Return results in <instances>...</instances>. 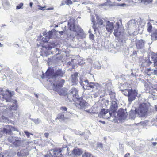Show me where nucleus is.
I'll return each instance as SVG.
<instances>
[{
    "label": "nucleus",
    "mask_w": 157,
    "mask_h": 157,
    "mask_svg": "<svg viewBox=\"0 0 157 157\" xmlns=\"http://www.w3.org/2000/svg\"><path fill=\"white\" fill-rule=\"evenodd\" d=\"M115 26L113 22L107 21L106 23V29L108 32L111 33L115 28L114 34L116 37H119V41L122 43H124L128 38L127 36L124 33L123 29H120L122 25V20L121 19L117 20Z\"/></svg>",
    "instance_id": "obj_1"
},
{
    "label": "nucleus",
    "mask_w": 157,
    "mask_h": 157,
    "mask_svg": "<svg viewBox=\"0 0 157 157\" xmlns=\"http://www.w3.org/2000/svg\"><path fill=\"white\" fill-rule=\"evenodd\" d=\"M65 81L63 79H56L52 85V88L53 90L57 92L60 95H63V91L60 88L63 86Z\"/></svg>",
    "instance_id": "obj_2"
},
{
    "label": "nucleus",
    "mask_w": 157,
    "mask_h": 157,
    "mask_svg": "<svg viewBox=\"0 0 157 157\" xmlns=\"http://www.w3.org/2000/svg\"><path fill=\"white\" fill-rule=\"evenodd\" d=\"M6 91L9 93V95L6 94H4L3 91L2 95L0 96V104L1 105H2L3 101H5L6 102H12L11 97L14 95V92L10 91L9 90H7Z\"/></svg>",
    "instance_id": "obj_3"
},
{
    "label": "nucleus",
    "mask_w": 157,
    "mask_h": 157,
    "mask_svg": "<svg viewBox=\"0 0 157 157\" xmlns=\"http://www.w3.org/2000/svg\"><path fill=\"white\" fill-rule=\"evenodd\" d=\"M69 92L67 97L70 101H71L75 99H78L79 98L78 91L76 88H72L70 90Z\"/></svg>",
    "instance_id": "obj_4"
},
{
    "label": "nucleus",
    "mask_w": 157,
    "mask_h": 157,
    "mask_svg": "<svg viewBox=\"0 0 157 157\" xmlns=\"http://www.w3.org/2000/svg\"><path fill=\"white\" fill-rule=\"evenodd\" d=\"M148 110V107L146 103L141 104L138 109H137L138 115L141 117L144 116L146 114Z\"/></svg>",
    "instance_id": "obj_5"
},
{
    "label": "nucleus",
    "mask_w": 157,
    "mask_h": 157,
    "mask_svg": "<svg viewBox=\"0 0 157 157\" xmlns=\"http://www.w3.org/2000/svg\"><path fill=\"white\" fill-rule=\"evenodd\" d=\"M54 69H47L45 73L44 74L43 72L42 76V78H47L48 76H52L53 79L56 78L60 75L56 73H54Z\"/></svg>",
    "instance_id": "obj_6"
},
{
    "label": "nucleus",
    "mask_w": 157,
    "mask_h": 157,
    "mask_svg": "<svg viewBox=\"0 0 157 157\" xmlns=\"http://www.w3.org/2000/svg\"><path fill=\"white\" fill-rule=\"evenodd\" d=\"M66 149L67 150H68V147L67 146H65V147H63L61 148H56L51 150L52 153H50L52 156L54 157H60L62 154L61 153V151Z\"/></svg>",
    "instance_id": "obj_7"
},
{
    "label": "nucleus",
    "mask_w": 157,
    "mask_h": 157,
    "mask_svg": "<svg viewBox=\"0 0 157 157\" xmlns=\"http://www.w3.org/2000/svg\"><path fill=\"white\" fill-rule=\"evenodd\" d=\"M15 130L14 127L11 126L6 125L2 130H0V137H2L4 133L9 134L12 131Z\"/></svg>",
    "instance_id": "obj_8"
},
{
    "label": "nucleus",
    "mask_w": 157,
    "mask_h": 157,
    "mask_svg": "<svg viewBox=\"0 0 157 157\" xmlns=\"http://www.w3.org/2000/svg\"><path fill=\"white\" fill-rule=\"evenodd\" d=\"M112 113L110 111H108L107 110L104 109H102L100 112L99 116L100 117H102L105 118H109L112 116Z\"/></svg>",
    "instance_id": "obj_9"
},
{
    "label": "nucleus",
    "mask_w": 157,
    "mask_h": 157,
    "mask_svg": "<svg viewBox=\"0 0 157 157\" xmlns=\"http://www.w3.org/2000/svg\"><path fill=\"white\" fill-rule=\"evenodd\" d=\"M8 140L9 142L13 144L14 146L16 147L19 146L21 143V141L19 140L17 138L11 136L8 137Z\"/></svg>",
    "instance_id": "obj_10"
},
{
    "label": "nucleus",
    "mask_w": 157,
    "mask_h": 157,
    "mask_svg": "<svg viewBox=\"0 0 157 157\" xmlns=\"http://www.w3.org/2000/svg\"><path fill=\"white\" fill-rule=\"evenodd\" d=\"M130 92L128 97L129 102L131 103L136 98L137 92L136 90L132 89H131Z\"/></svg>",
    "instance_id": "obj_11"
},
{
    "label": "nucleus",
    "mask_w": 157,
    "mask_h": 157,
    "mask_svg": "<svg viewBox=\"0 0 157 157\" xmlns=\"http://www.w3.org/2000/svg\"><path fill=\"white\" fill-rule=\"evenodd\" d=\"M74 20L73 19L70 20V21H69L68 25L69 29L70 30L76 32L78 30V28L80 27L78 25H75L74 24Z\"/></svg>",
    "instance_id": "obj_12"
},
{
    "label": "nucleus",
    "mask_w": 157,
    "mask_h": 157,
    "mask_svg": "<svg viewBox=\"0 0 157 157\" xmlns=\"http://www.w3.org/2000/svg\"><path fill=\"white\" fill-rule=\"evenodd\" d=\"M78 28V31L76 32L77 34V38L79 40L85 38L86 35L83 29L80 27Z\"/></svg>",
    "instance_id": "obj_13"
},
{
    "label": "nucleus",
    "mask_w": 157,
    "mask_h": 157,
    "mask_svg": "<svg viewBox=\"0 0 157 157\" xmlns=\"http://www.w3.org/2000/svg\"><path fill=\"white\" fill-rule=\"evenodd\" d=\"M78 73L75 72L71 75L70 81L72 82L73 85H76L77 84L78 82Z\"/></svg>",
    "instance_id": "obj_14"
},
{
    "label": "nucleus",
    "mask_w": 157,
    "mask_h": 157,
    "mask_svg": "<svg viewBox=\"0 0 157 157\" xmlns=\"http://www.w3.org/2000/svg\"><path fill=\"white\" fill-rule=\"evenodd\" d=\"M136 44L137 49H142L144 48V41L142 40H137L136 41Z\"/></svg>",
    "instance_id": "obj_15"
},
{
    "label": "nucleus",
    "mask_w": 157,
    "mask_h": 157,
    "mask_svg": "<svg viewBox=\"0 0 157 157\" xmlns=\"http://www.w3.org/2000/svg\"><path fill=\"white\" fill-rule=\"evenodd\" d=\"M117 104L116 101H113L111 103L110 110L112 112H115L118 109Z\"/></svg>",
    "instance_id": "obj_16"
},
{
    "label": "nucleus",
    "mask_w": 157,
    "mask_h": 157,
    "mask_svg": "<svg viewBox=\"0 0 157 157\" xmlns=\"http://www.w3.org/2000/svg\"><path fill=\"white\" fill-rule=\"evenodd\" d=\"M28 152L26 149H23L18 151L17 155L19 156H21L23 157H25L28 155Z\"/></svg>",
    "instance_id": "obj_17"
},
{
    "label": "nucleus",
    "mask_w": 157,
    "mask_h": 157,
    "mask_svg": "<svg viewBox=\"0 0 157 157\" xmlns=\"http://www.w3.org/2000/svg\"><path fill=\"white\" fill-rule=\"evenodd\" d=\"M81 108L82 109H85L87 107L88 104L84 100L81 101L79 103Z\"/></svg>",
    "instance_id": "obj_18"
},
{
    "label": "nucleus",
    "mask_w": 157,
    "mask_h": 157,
    "mask_svg": "<svg viewBox=\"0 0 157 157\" xmlns=\"http://www.w3.org/2000/svg\"><path fill=\"white\" fill-rule=\"evenodd\" d=\"M105 90L109 91L110 90L112 87V85L111 81L109 80L105 83Z\"/></svg>",
    "instance_id": "obj_19"
},
{
    "label": "nucleus",
    "mask_w": 157,
    "mask_h": 157,
    "mask_svg": "<svg viewBox=\"0 0 157 157\" xmlns=\"http://www.w3.org/2000/svg\"><path fill=\"white\" fill-rule=\"evenodd\" d=\"M0 157H12L11 153L5 151L3 152L0 153Z\"/></svg>",
    "instance_id": "obj_20"
},
{
    "label": "nucleus",
    "mask_w": 157,
    "mask_h": 157,
    "mask_svg": "<svg viewBox=\"0 0 157 157\" xmlns=\"http://www.w3.org/2000/svg\"><path fill=\"white\" fill-rule=\"evenodd\" d=\"M137 115H138L136 109L135 111H131L130 113L129 118L131 119L134 120Z\"/></svg>",
    "instance_id": "obj_21"
},
{
    "label": "nucleus",
    "mask_w": 157,
    "mask_h": 157,
    "mask_svg": "<svg viewBox=\"0 0 157 157\" xmlns=\"http://www.w3.org/2000/svg\"><path fill=\"white\" fill-rule=\"evenodd\" d=\"M73 154L75 155H82V152L81 149H75L73 150Z\"/></svg>",
    "instance_id": "obj_22"
},
{
    "label": "nucleus",
    "mask_w": 157,
    "mask_h": 157,
    "mask_svg": "<svg viewBox=\"0 0 157 157\" xmlns=\"http://www.w3.org/2000/svg\"><path fill=\"white\" fill-rule=\"evenodd\" d=\"M31 63L33 66H36L38 65V59L36 57H33L31 59Z\"/></svg>",
    "instance_id": "obj_23"
},
{
    "label": "nucleus",
    "mask_w": 157,
    "mask_h": 157,
    "mask_svg": "<svg viewBox=\"0 0 157 157\" xmlns=\"http://www.w3.org/2000/svg\"><path fill=\"white\" fill-rule=\"evenodd\" d=\"M151 39L153 40H157V29L153 31L151 35Z\"/></svg>",
    "instance_id": "obj_24"
},
{
    "label": "nucleus",
    "mask_w": 157,
    "mask_h": 157,
    "mask_svg": "<svg viewBox=\"0 0 157 157\" xmlns=\"http://www.w3.org/2000/svg\"><path fill=\"white\" fill-rule=\"evenodd\" d=\"M128 25L129 28H135L136 24L135 21L134 20H131L128 23Z\"/></svg>",
    "instance_id": "obj_25"
},
{
    "label": "nucleus",
    "mask_w": 157,
    "mask_h": 157,
    "mask_svg": "<svg viewBox=\"0 0 157 157\" xmlns=\"http://www.w3.org/2000/svg\"><path fill=\"white\" fill-rule=\"evenodd\" d=\"M77 59H72L71 62H68L67 63V65H71L72 66L75 67L76 66L77 64Z\"/></svg>",
    "instance_id": "obj_26"
},
{
    "label": "nucleus",
    "mask_w": 157,
    "mask_h": 157,
    "mask_svg": "<svg viewBox=\"0 0 157 157\" xmlns=\"http://www.w3.org/2000/svg\"><path fill=\"white\" fill-rule=\"evenodd\" d=\"M153 60L154 67L157 66V54L156 55H152L151 57Z\"/></svg>",
    "instance_id": "obj_27"
},
{
    "label": "nucleus",
    "mask_w": 157,
    "mask_h": 157,
    "mask_svg": "<svg viewBox=\"0 0 157 157\" xmlns=\"http://www.w3.org/2000/svg\"><path fill=\"white\" fill-rule=\"evenodd\" d=\"M118 114L119 116L121 117H125L126 116V114L125 113H124V110L121 109H120Z\"/></svg>",
    "instance_id": "obj_28"
},
{
    "label": "nucleus",
    "mask_w": 157,
    "mask_h": 157,
    "mask_svg": "<svg viewBox=\"0 0 157 157\" xmlns=\"http://www.w3.org/2000/svg\"><path fill=\"white\" fill-rule=\"evenodd\" d=\"M77 59L78 62V63L79 65H81L84 63V60L82 58L78 56Z\"/></svg>",
    "instance_id": "obj_29"
},
{
    "label": "nucleus",
    "mask_w": 157,
    "mask_h": 157,
    "mask_svg": "<svg viewBox=\"0 0 157 157\" xmlns=\"http://www.w3.org/2000/svg\"><path fill=\"white\" fill-rule=\"evenodd\" d=\"M75 36L77 37L76 33H74L72 32L70 34H67V37L70 38L71 39L73 40Z\"/></svg>",
    "instance_id": "obj_30"
},
{
    "label": "nucleus",
    "mask_w": 157,
    "mask_h": 157,
    "mask_svg": "<svg viewBox=\"0 0 157 157\" xmlns=\"http://www.w3.org/2000/svg\"><path fill=\"white\" fill-rule=\"evenodd\" d=\"M131 89H121V91L123 92V94L124 95L128 96L130 91H131Z\"/></svg>",
    "instance_id": "obj_31"
},
{
    "label": "nucleus",
    "mask_w": 157,
    "mask_h": 157,
    "mask_svg": "<svg viewBox=\"0 0 157 157\" xmlns=\"http://www.w3.org/2000/svg\"><path fill=\"white\" fill-rule=\"evenodd\" d=\"M91 20L92 23H93V25L92 27L93 29H94V31L95 32L96 30H97L98 28L97 27H96V26L95 25L94 18L93 17V16H91Z\"/></svg>",
    "instance_id": "obj_32"
},
{
    "label": "nucleus",
    "mask_w": 157,
    "mask_h": 157,
    "mask_svg": "<svg viewBox=\"0 0 157 157\" xmlns=\"http://www.w3.org/2000/svg\"><path fill=\"white\" fill-rule=\"evenodd\" d=\"M96 18L97 19V23L98 24L101 25H104L103 24L104 22V21L102 19L98 17H97Z\"/></svg>",
    "instance_id": "obj_33"
},
{
    "label": "nucleus",
    "mask_w": 157,
    "mask_h": 157,
    "mask_svg": "<svg viewBox=\"0 0 157 157\" xmlns=\"http://www.w3.org/2000/svg\"><path fill=\"white\" fill-rule=\"evenodd\" d=\"M108 93L110 96V97L112 99H114L115 98V93L111 90L108 91Z\"/></svg>",
    "instance_id": "obj_34"
},
{
    "label": "nucleus",
    "mask_w": 157,
    "mask_h": 157,
    "mask_svg": "<svg viewBox=\"0 0 157 157\" xmlns=\"http://www.w3.org/2000/svg\"><path fill=\"white\" fill-rule=\"evenodd\" d=\"M94 83L93 82H90L89 84H87L86 85V89L89 90L90 89H94Z\"/></svg>",
    "instance_id": "obj_35"
},
{
    "label": "nucleus",
    "mask_w": 157,
    "mask_h": 157,
    "mask_svg": "<svg viewBox=\"0 0 157 157\" xmlns=\"http://www.w3.org/2000/svg\"><path fill=\"white\" fill-rule=\"evenodd\" d=\"M2 5L4 7H6L9 6L10 5V4L7 0H3L2 1Z\"/></svg>",
    "instance_id": "obj_36"
},
{
    "label": "nucleus",
    "mask_w": 157,
    "mask_h": 157,
    "mask_svg": "<svg viewBox=\"0 0 157 157\" xmlns=\"http://www.w3.org/2000/svg\"><path fill=\"white\" fill-rule=\"evenodd\" d=\"M148 28L147 30L149 32H151L152 31V27L151 23L149 22L147 23Z\"/></svg>",
    "instance_id": "obj_37"
},
{
    "label": "nucleus",
    "mask_w": 157,
    "mask_h": 157,
    "mask_svg": "<svg viewBox=\"0 0 157 157\" xmlns=\"http://www.w3.org/2000/svg\"><path fill=\"white\" fill-rule=\"evenodd\" d=\"M32 120L36 124H38L41 122V120L39 118L36 119H32Z\"/></svg>",
    "instance_id": "obj_38"
},
{
    "label": "nucleus",
    "mask_w": 157,
    "mask_h": 157,
    "mask_svg": "<svg viewBox=\"0 0 157 157\" xmlns=\"http://www.w3.org/2000/svg\"><path fill=\"white\" fill-rule=\"evenodd\" d=\"M46 38L50 39L52 35V31H49L46 33Z\"/></svg>",
    "instance_id": "obj_39"
},
{
    "label": "nucleus",
    "mask_w": 157,
    "mask_h": 157,
    "mask_svg": "<svg viewBox=\"0 0 157 157\" xmlns=\"http://www.w3.org/2000/svg\"><path fill=\"white\" fill-rule=\"evenodd\" d=\"M94 89L95 90L98 89L100 87L99 84L98 83H94Z\"/></svg>",
    "instance_id": "obj_40"
},
{
    "label": "nucleus",
    "mask_w": 157,
    "mask_h": 157,
    "mask_svg": "<svg viewBox=\"0 0 157 157\" xmlns=\"http://www.w3.org/2000/svg\"><path fill=\"white\" fill-rule=\"evenodd\" d=\"M152 0H142V2H144L145 4H147L151 3Z\"/></svg>",
    "instance_id": "obj_41"
},
{
    "label": "nucleus",
    "mask_w": 157,
    "mask_h": 157,
    "mask_svg": "<svg viewBox=\"0 0 157 157\" xmlns=\"http://www.w3.org/2000/svg\"><path fill=\"white\" fill-rule=\"evenodd\" d=\"M58 119H61L62 120H64V117L63 114H59L57 118Z\"/></svg>",
    "instance_id": "obj_42"
},
{
    "label": "nucleus",
    "mask_w": 157,
    "mask_h": 157,
    "mask_svg": "<svg viewBox=\"0 0 157 157\" xmlns=\"http://www.w3.org/2000/svg\"><path fill=\"white\" fill-rule=\"evenodd\" d=\"M24 132L26 134V135L27 136V137L28 138H29L30 137V135H33V134H32V133H29L27 131H25Z\"/></svg>",
    "instance_id": "obj_43"
},
{
    "label": "nucleus",
    "mask_w": 157,
    "mask_h": 157,
    "mask_svg": "<svg viewBox=\"0 0 157 157\" xmlns=\"http://www.w3.org/2000/svg\"><path fill=\"white\" fill-rule=\"evenodd\" d=\"M49 38H46V36H45V37H43L42 39V40L44 42H47L49 40Z\"/></svg>",
    "instance_id": "obj_44"
},
{
    "label": "nucleus",
    "mask_w": 157,
    "mask_h": 157,
    "mask_svg": "<svg viewBox=\"0 0 157 157\" xmlns=\"http://www.w3.org/2000/svg\"><path fill=\"white\" fill-rule=\"evenodd\" d=\"M23 4L22 3H20L18 5L16 6L17 9H19L21 8L23 6Z\"/></svg>",
    "instance_id": "obj_45"
},
{
    "label": "nucleus",
    "mask_w": 157,
    "mask_h": 157,
    "mask_svg": "<svg viewBox=\"0 0 157 157\" xmlns=\"http://www.w3.org/2000/svg\"><path fill=\"white\" fill-rule=\"evenodd\" d=\"M89 38L91 40H94V36L93 34L91 33L90 34Z\"/></svg>",
    "instance_id": "obj_46"
},
{
    "label": "nucleus",
    "mask_w": 157,
    "mask_h": 157,
    "mask_svg": "<svg viewBox=\"0 0 157 157\" xmlns=\"http://www.w3.org/2000/svg\"><path fill=\"white\" fill-rule=\"evenodd\" d=\"M3 120V121L4 122H7L8 121V120L7 119L6 117L4 116H2L1 118Z\"/></svg>",
    "instance_id": "obj_47"
},
{
    "label": "nucleus",
    "mask_w": 157,
    "mask_h": 157,
    "mask_svg": "<svg viewBox=\"0 0 157 157\" xmlns=\"http://www.w3.org/2000/svg\"><path fill=\"white\" fill-rule=\"evenodd\" d=\"M66 3L68 5H71L72 2L71 0H66Z\"/></svg>",
    "instance_id": "obj_48"
},
{
    "label": "nucleus",
    "mask_w": 157,
    "mask_h": 157,
    "mask_svg": "<svg viewBox=\"0 0 157 157\" xmlns=\"http://www.w3.org/2000/svg\"><path fill=\"white\" fill-rule=\"evenodd\" d=\"M97 147L100 148H102L103 147V144L101 143H98L97 144Z\"/></svg>",
    "instance_id": "obj_49"
},
{
    "label": "nucleus",
    "mask_w": 157,
    "mask_h": 157,
    "mask_svg": "<svg viewBox=\"0 0 157 157\" xmlns=\"http://www.w3.org/2000/svg\"><path fill=\"white\" fill-rule=\"evenodd\" d=\"M60 109L61 110L65 111H67V108L65 107H62L60 108Z\"/></svg>",
    "instance_id": "obj_50"
},
{
    "label": "nucleus",
    "mask_w": 157,
    "mask_h": 157,
    "mask_svg": "<svg viewBox=\"0 0 157 157\" xmlns=\"http://www.w3.org/2000/svg\"><path fill=\"white\" fill-rule=\"evenodd\" d=\"M137 52L136 51H134L133 52V53H132V56H136V55L137 54Z\"/></svg>",
    "instance_id": "obj_51"
},
{
    "label": "nucleus",
    "mask_w": 157,
    "mask_h": 157,
    "mask_svg": "<svg viewBox=\"0 0 157 157\" xmlns=\"http://www.w3.org/2000/svg\"><path fill=\"white\" fill-rule=\"evenodd\" d=\"M3 92V90L2 88H0V96L2 95Z\"/></svg>",
    "instance_id": "obj_52"
},
{
    "label": "nucleus",
    "mask_w": 157,
    "mask_h": 157,
    "mask_svg": "<svg viewBox=\"0 0 157 157\" xmlns=\"http://www.w3.org/2000/svg\"><path fill=\"white\" fill-rule=\"evenodd\" d=\"M152 74L154 75H157V70H155L154 72H152Z\"/></svg>",
    "instance_id": "obj_53"
},
{
    "label": "nucleus",
    "mask_w": 157,
    "mask_h": 157,
    "mask_svg": "<svg viewBox=\"0 0 157 157\" xmlns=\"http://www.w3.org/2000/svg\"><path fill=\"white\" fill-rule=\"evenodd\" d=\"M85 155L86 157H90V154L88 153H85Z\"/></svg>",
    "instance_id": "obj_54"
},
{
    "label": "nucleus",
    "mask_w": 157,
    "mask_h": 157,
    "mask_svg": "<svg viewBox=\"0 0 157 157\" xmlns=\"http://www.w3.org/2000/svg\"><path fill=\"white\" fill-rule=\"evenodd\" d=\"M130 153H127L124 156V157H129L130 155Z\"/></svg>",
    "instance_id": "obj_55"
},
{
    "label": "nucleus",
    "mask_w": 157,
    "mask_h": 157,
    "mask_svg": "<svg viewBox=\"0 0 157 157\" xmlns=\"http://www.w3.org/2000/svg\"><path fill=\"white\" fill-rule=\"evenodd\" d=\"M48 135L49 134L48 133H44L45 136L46 138H48Z\"/></svg>",
    "instance_id": "obj_56"
},
{
    "label": "nucleus",
    "mask_w": 157,
    "mask_h": 157,
    "mask_svg": "<svg viewBox=\"0 0 157 157\" xmlns=\"http://www.w3.org/2000/svg\"><path fill=\"white\" fill-rule=\"evenodd\" d=\"M86 85L87 84H89L90 83H89L88 81L87 80H85L84 81Z\"/></svg>",
    "instance_id": "obj_57"
},
{
    "label": "nucleus",
    "mask_w": 157,
    "mask_h": 157,
    "mask_svg": "<svg viewBox=\"0 0 157 157\" xmlns=\"http://www.w3.org/2000/svg\"><path fill=\"white\" fill-rule=\"evenodd\" d=\"M38 6L39 7H40L41 8H40V9L43 10H44L45 9H44V8L45 7H41L40 6Z\"/></svg>",
    "instance_id": "obj_58"
},
{
    "label": "nucleus",
    "mask_w": 157,
    "mask_h": 157,
    "mask_svg": "<svg viewBox=\"0 0 157 157\" xmlns=\"http://www.w3.org/2000/svg\"><path fill=\"white\" fill-rule=\"evenodd\" d=\"M64 32V31H59V33L60 34L62 35H63V33Z\"/></svg>",
    "instance_id": "obj_59"
},
{
    "label": "nucleus",
    "mask_w": 157,
    "mask_h": 157,
    "mask_svg": "<svg viewBox=\"0 0 157 157\" xmlns=\"http://www.w3.org/2000/svg\"><path fill=\"white\" fill-rule=\"evenodd\" d=\"M126 4H119V6H124Z\"/></svg>",
    "instance_id": "obj_60"
},
{
    "label": "nucleus",
    "mask_w": 157,
    "mask_h": 157,
    "mask_svg": "<svg viewBox=\"0 0 157 157\" xmlns=\"http://www.w3.org/2000/svg\"><path fill=\"white\" fill-rule=\"evenodd\" d=\"M152 144L154 146H155L157 145V143L156 142H153Z\"/></svg>",
    "instance_id": "obj_61"
},
{
    "label": "nucleus",
    "mask_w": 157,
    "mask_h": 157,
    "mask_svg": "<svg viewBox=\"0 0 157 157\" xmlns=\"http://www.w3.org/2000/svg\"><path fill=\"white\" fill-rule=\"evenodd\" d=\"M107 4V3H105L104 4H101L100 5V6H106Z\"/></svg>",
    "instance_id": "obj_62"
},
{
    "label": "nucleus",
    "mask_w": 157,
    "mask_h": 157,
    "mask_svg": "<svg viewBox=\"0 0 157 157\" xmlns=\"http://www.w3.org/2000/svg\"><path fill=\"white\" fill-rule=\"evenodd\" d=\"M53 9V8H50L47 9V10H52Z\"/></svg>",
    "instance_id": "obj_63"
},
{
    "label": "nucleus",
    "mask_w": 157,
    "mask_h": 157,
    "mask_svg": "<svg viewBox=\"0 0 157 157\" xmlns=\"http://www.w3.org/2000/svg\"><path fill=\"white\" fill-rule=\"evenodd\" d=\"M32 5H33V3L32 2H30L29 3V5H30V6L31 7H32Z\"/></svg>",
    "instance_id": "obj_64"
}]
</instances>
